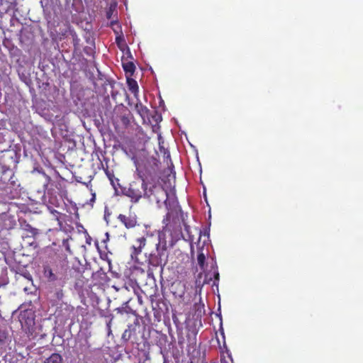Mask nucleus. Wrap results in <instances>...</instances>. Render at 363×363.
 I'll return each mask as SVG.
<instances>
[{"label": "nucleus", "instance_id": "obj_20", "mask_svg": "<svg viewBox=\"0 0 363 363\" xmlns=\"http://www.w3.org/2000/svg\"><path fill=\"white\" fill-rule=\"evenodd\" d=\"M44 363H62V358L60 354L53 353L45 360Z\"/></svg>", "mask_w": 363, "mask_h": 363}, {"label": "nucleus", "instance_id": "obj_17", "mask_svg": "<svg viewBox=\"0 0 363 363\" xmlns=\"http://www.w3.org/2000/svg\"><path fill=\"white\" fill-rule=\"evenodd\" d=\"M127 84L130 91L134 94L135 96H137L138 93V85L137 82L130 77H127Z\"/></svg>", "mask_w": 363, "mask_h": 363}, {"label": "nucleus", "instance_id": "obj_22", "mask_svg": "<svg viewBox=\"0 0 363 363\" xmlns=\"http://www.w3.org/2000/svg\"><path fill=\"white\" fill-rule=\"evenodd\" d=\"M137 303L138 306L143 305V302L142 296H133V297H131L128 301V303Z\"/></svg>", "mask_w": 363, "mask_h": 363}, {"label": "nucleus", "instance_id": "obj_29", "mask_svg": "<svg viewBox=\"0 0 363 363\" xmlns=\"http://www.w3.org/2000/svg\"><path fill=\"white\" fill-rule=\"evenodd\" d=\"M105 236H106V238H105V239H104V240L101 241V242L104 244V247H105V248L106 249V248H107L106 243H107L108 240H109V235H108V233H106L105 234Z\"/></svg>", "mask_w": 363, "mask_h": 363}, {"label": "nucleus", "instance_id": "obj_7", "mask_svg": "<svg viewBox=\"0 0 363 363\" xmlns=\"http://www.w3.org/2000/svg\"><path fill=\"white\" fill-rule=\"evenodd\" d=\"M147 184L143 181L132 182L128 187L123 189V194L130 199L132 202L137 203L143 197H145Z\"/></svg>", "mask_w": 363, "mask_h": 363}, {"label": "nucleus", "instance_id": "obj_5", "mask_svg": "<svg viewBox=\"0 0 363 363\" xmlns=\"http://www.w3.org/2000/svg\"><path fill=\"white\" fill-rule=\"evenodd\" d=\"M136 170L140 179L147 184V182L155 181L157 176V162L155 159L146 160L138 164Z\"/></svg>", "mask_w": 363, "mask_h": 363}, {"label": "nucleus", "instance_id": "obj_24", "mask_svg": "<svg viewBox=\"0 0 363 363\" xmlns=\"http://www.w3.org/2000/svg\"><path fill=\"white\" fill-rule=\"evenodd\" d=\"M104 172L106 174V176L108 177V178L109 179V180L113 182V178L114 177V174L113 173L112 171H110L108 168V167L106 168H104Z\"/></svg>", "mask_w": 363, "mask_h": 363}, {"label": "nucleus", "instance_id": "obj_6", "mask_svg": "<svg viewBox=\"0 0 363 363\" xmlns=\"http://www.w3.org/2000/svg\"><path fill=\"white\" fill-rule=\"evenodd\" d=\"M132 118L130 110L123 104L116 106L113 110L112 120L116 129L119 126L123 128H128Z\"/></svg>", "mask_w": 363, "mask_h": 363}, {"label": "nucleus", "instance_id": "obj_10", "mask_svg": "<svg viewBox=\"0 0 363 363\" xmlns=\"http://www.w3.org/2000/svg\"><path fill=\"white\" fill-rule=\"evenodd\" d=\"M19 310L18 318L21 328L25 331H30L35 325L34 314L31 310H22V307H20Z\"/></svg>", "mask_w": 363, "mask_h": 363}, {"label": "nucleus", "instance_id": "obj_9", "mask_svg": "<svg viewBox=\"0 0 363 363\" xmlns=\"http://www.w3.org/2000/svg\"><path fill=\"white\" fill-rule=\"evenodd\" d=\"M158 238V234L156 235L147 234L146 237H140L135 240V243L131 247L130 257L132 259H137L138 256L141 253L143 249L146 245L153 246L155 242Z\"/></svg>", "mask_w": 363, "mask_h": 363}, {"label": "nucleus", "instance_id": "obj_21", "mask_svg": "<svg viewBox=\"0 0 363 363\" xmlns=\"http://www.w3.org/2000/svg\"><path fill=\"white\" fill-rule=\"evenodd\" d=\"M23 229L26 232L29 233L30 234V236H32V237H35L38 233V229L33 228L28 223L24 225Z\"/></svg>", "mask_w": 363, "mask_h": 363}, {"label": "nucleus", "instance_id": "obj_30", "mask_svg": "<svg viewBox=\"0 0 363 363\" xmlns=\"http://www.w3.org/2000/svg\"><path fill=\"white\" fill-rule=\"evenodd\" d=\"M112 13H113V11L111 9H109L107 12H106V18L108 19H110L111 18V16H112Z\"/></svg>", "mask_w": 363, "mask_h": 363}, {"label": "nucleus", "instance_id": "obj_13", "mask_svg": "<svg viewBox=\"0 0 363 363\" xmlns=\"http://www.w3.org/2000/svg\"><path fill=\"white\" fill-rule=\"evenodd\" d=\"M146 298L151 302L152 308L154 311L158 310L163 311L164 309L167 310V306L163 301L160 302L159 300H154L152 296H146Z\"/></svg>", "mask_w": 363, "mask_h": 363}, {"label": "nucleus", "instance_id": "obj_8", "mask_svg": "<svg viewBox=\"0 0 363 363\" xmlns=\"http://www.w3.org/2000/svg\"><path fill=\"white\" fill-rule=\"evenodd\" d=\"M141 318L138 316H134L133 323L128 325V328L123 332L121 339L123 342H130L132 344L138 341L139 335L141 333L143 326L140 324Z\"/></svg>", "mask_w": 363, "mask_h": 363}, {"label": "nucleus", "instance_id": "obj_19", "mask_svg": "<svg viewBox=\"0 0 363 363\" xmlns=\"http://www.w3.org/2000/svg\"><path fill=\"white\" fill-rule=\"evenodd\" d=\"M194 307L197 316L201 317L205 314V305L201 297L199 298V302L195 303Z\"/></svg>", "mask_w": 363, "mask_h": 363}, {"label": "nucleus", "instance_id": "obj_12", "mask_svg": "<svg viewBox=\"0 0 363 363\" xmlns=\"http://www.w3.org/2000/svg\"><path fill=\"white\" fill-rule=\"evenodd\" d=\"M111 288H113L116 292L121 291L122 294H125L126 293H130V288L133 289V285L132 283H122L118 282L117 284H113L111 286Z\"/></svg>", "mask_w": 363, "mask_h": 363}, {"label": "nucleus", "instance_id": "obj_2", "mask_svg": "<svg viewBox=\"0 0 363 363\" xmlns=\"http://www.w3.org/2000/svg\"><path fill=\"white\" fill-rule=\"evenodd\" d=\"M204 242L201 245L200 241L197 243V262L198 264L201 271L206 272L208 271V265L211 264V269L208 272L206 276H211L210 272H213V276L214 277V281L212 284V289L213 291V294L218 293V281H219V272L218 271V266L216 259L213 257H211L206 262V255L208 254V247L204 249ZM211 279V277H210Z\"/></svg>", "mask_w": 363, "mask_h": 363}, {"label": "nucleus", "instance_id": "obj_28", "mask_svg": "<svg viewBox=\"0 0 363 363\" xmlns=\"http://www.w3.org/2000/svg\"><path fill=\"white\" fill-rule=\"evenodd\" d=\"M51 213L55 216L56 220L60 223V218L59 215L60 214L56 210H52Z\"/></svg>", "mask_w": 363, "mask_h": 363}, {"label": "nucleus", "instance_id": "obj_11", "mask_svg": "<svg viewBox=\"0 0 363 363\" xmlns=\"http://www.w3.org/2000/svg\"><path fill=\"white\" fill-rule=\"evenodd\" d=\"M118 219L128 229L135 228L138 225V218L135 213L119 214Z\"/></svg>", "mask_w": 363, "mask_h": 363}, {"label": "nucleus", "instance_id": "obj_1", "mask_svg": "<svg viewBox=\"0 0 363 363\" xmlns=\"http://www.w3.org/2000/svg\"><path fill=\"white\" fill-rule=\"evenodd\" d=\"M145 198L150 202H155L159 208L164 204L167 213L162 220L166 231H174L181 230L180 214L182 209L175 196L169 197L167 191L160 185H153L149 189H147Z\"/></svg>", "mask_w": 363, "mask_h": 363}, {"label": "nucleus", "instance_id": "obj_16", "mask_svg": "<svg viewBox=\"0 0 363 363\" xmlns=\"http://www.w3.org/2000/svg\"><path fill=\"white\" fill-rule=\"evenodd\" d=\"M135 110L143 120L146 118H149L150 110L146 106H143L141 102H138L135 104Z\"/></svg>", "mask_w": 363, "mask_h": 363}, {"label": "nucleus", "instance_id": "obj_14", "mask_svg": "<svg viewBox=\"0 0 363 363\" xmlns=\"http://www.w3.org/2000/svg\"><path fill=\"white\" fill-rule=\"evenodd\" d=\"M23 291L28 295L33 294L37 291V288L33 284V279L31 277L28 278L26 280V283L23 285Z\"/></svg>", "mask_w": 363, "mask_h": 363}, {"label": "nucleus", "instance_id": "obj_18", "mask_svg": "<svg viewBox=\"0 0 363 363\" xmlns=\"http://www.w3.org/2000/svg\"><path fill=\"white\" fill-rule=\"evenodd\" d=\"M123 68L125 74H128V77L133 76L135 71V66L133 62H123Z\"/></svg>", "mask_w": 363, "mask_h": 363}, {"label": "nucleus", "instance_id": "obj_27", "mask_svg": "<svg viewBox=\"0 0 363 363\" xmlns=\"http://www.w3.org/2000/svg\"><path fill=\"white\" fill-rule=\"evenodd\" d=\"M96 247L100 253V256L102 259H108V254L106 252H102L101 250H99V247L98 245V244L96 243Z\"/></svg>", "mask_w": 363, "mask_h": 363}, {"label": "nucleus", "instance_id": "obj_31", "mask_svg": "<svg viewBox=\"0 0 363 363\" xmlns=\"http://www.w3.org/2000/svg\"><path fill=\"white\" fill-rule=\"evenodd\" d=\"M222 363H233V359H229V361L222 360Z\"/></svg>", "mask_w": 363, "mask_h": 363}, {"label": "nucleus", "instance_id": "obj_4", "mask_svg": "<svg viewBox=\"0 0 363 363\" xmlns=\"http://www.w3.org/2000/svg\"><path fill=\"white\" fill-rule=\"evenodd\" d=\"M65 272V262L57 258H51L50 260L45 262L42 266L43 278L46 281L51 284L60 281Z\"/></svg>", "mask_w": 363, "mask_h": 363}, {"label": "nucleus", "instance_id": "obj_3", "mask_svg": "<svg viewBox=\"0 0 363 363\" xmlns=\"http://www.w3.org/2000/svg\"><path fill=\"white\" fill-rule=\"evenodd\" d=\"M153 245L155 246L156 250L155 252H151L148 257V275L152 274L153 271L157 267L162 269L167 257V242L164 235L158 233V238Z\"/></svg>", "mask_w": 363, "mask_h": 363}, {"label": "nucleus", "instance_id": "obj_33", "mask_svg": "<svg viewBox=\"0 0 363 363\" xmlns=\"http://www.w3.org/2000/svg\"><path fill=\"white\" fill-rule=\"evenodd\" d=\"M132 289L133 290V291H134V294H136V291H135V289H134V288H133V289Z\"/></svg>", "mask_w": 363, "mask_h": 363}, {"label": "nucleus", "instance_id": "obj_32", "mask_svg": "<svg viewBox=\"0 0 363 363\" xmlns=\"http://www.w3.org/2000/svg\"><path fill=\"white\" fill-rule=\"evenodd\" d=\"M122 38L121 36H117L116 38V43H118V41H120V40Z\"/></svg>", "mask_w": 363, "mask_h": 363}, {"label": "nucleus", "instance_id": "obj_25", "mask_svg": "<svg viewBox=\"0 0 363 363\" xmlns=\"http://www.w3.org/2000/svg\"><path fill=\"white\" fill-rule=\"evenodd\" d=\"M112 320H113V317H111V318H109V319L108 320H106V328H107L108 336L111 334V327Z\"/></svg>", "mask_w": 363, "mask_h": 363}, {"label": "nucleus", "instance_id": "obj_15", "mask_svg": "<svg viewBox=\"0 0 363 363\" xmlns=\"http://www.w3.org/2000/svg\"><path fill=\"white\" fill-rule=\"evenodd\" d=\"M138 309V306L136 303H128V301L125 302L122 307L118 308L120 311H124L125 313H132L133 314L135 315L136 311Z\"/></svg>", "mask_w": 363, "mask_h": 363}, {"label": "nucleus", "instance_id": "obj_26", "mask_svg": "<svg viewBox=\"0 0 363 363\" xmlns=\"http://www.w3.org/2000/svg\"><path fill=\"white\" fill-rule=\"evenodd\" d=\"M79 38L77 36L76 34L73 35V45L74 47V48L76 49L79 44Z\"/></svg>", "mask_w": 363, "mask_h": 363}, {"label": "nucleus", "instance_id": "obj_23", "mask_svg": "<svg viewBox=\"0 0 363 363\" xmlns=\"http://www.w3.org/2000/svg\"><path fill=\"white\" fill-rule=\"evenodd\" d=\"M111 27L113 28L115 33L118 34L121 32V27L117 21H113L111 22Z\"/></svg>", "mask_w": 363, "mask_h": 363}]
</instances>
